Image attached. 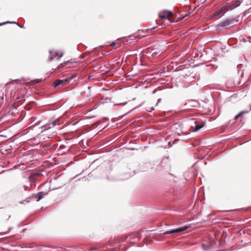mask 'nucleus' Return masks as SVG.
Returning <instances> with one entry per match:
<instances>
[{
	"label": "nucleus",
	"instance_id": "f257e3e1",
	"mask_svg": "<svg viewBox=\"0 0 251 251\" xmlns=\"http://www.w3.org/2000/svg\"><path fill=\"white\" fill-rule=\"evenodd\" d=\"M239 16H238L235 18H233L226 19L218 24V25L217 26V29L221 30L222 28H227L228 26H232L234 25L235 23L239 22Z\"/></svg>",
	"mask_w": 251,
	"mask_h": 251
},
{
	"label": "nucleus",
	"instance_id": "f03ea898",
	"mask_svg": "<svg viewBox=\"0 0 251 251\" xmlns=\"http://www.w3.org/2000/svg\"><path fill=\"white\" fill-rule=\"evenodd\" d=\"M60 124L59 123V120L58 119H55L54 121H53L51 122H49V123L47 124L46 125H45L41 127L42 129H43V130L41 131L42 133L43 132L47 131L50 128H51L55 126L56 125H60Z\"/></svg>",
	"mask_w": 251,
	"mask_h": 251
},
{
	"label": "nucleus",
	"instance_id": "7ed1b4c3",
	"mask_svg": "<svg viewBox=\"0 0 251 251\" xmlns=\"http://www.w3.org/2000/svg\"><path fill=\"white\" fill-rule=\"evenodd\" d=\"M228 11L226 5L223 6L220 9L215 11L213 14V17H221Z\"/></svg>",
	"mask_w": 251,
	"mask_h": 251
},
{
	"label": "nucleus",
	"instance_id": "20e7f679",
	"mask_svg": "<svg viewBox=\"0 0 251 251\" xmlns=\"http://www.w3.org/2000/svg\"><path fill=\"white\" fill-rule=\"evenodd\" d=\"M241 3V1L240 0H236L231 4L226 5V7L228 10H232L235 8L238 7Z\"/></svg>",
	"mask_w": 251,
	"mask_h": 251
},
{
	"label": "nucleus",
	"instance_id": "39448f33",
	"mask_svg": "<svg viewBox=\"0 0 251 251\" xmlns=\"http://www.w3.org/2000/svg\"><path fill=\"white\" fill-rule=\"evenodd\" d=\"M48 193V192L41 191L38 192L37 194L33 195V197L36 199L37 201H39L43 198V194H47Z\"/></svg>",
	"mask_w": 251,
	"mask_h": 251
},
{
	"label": "nucleus",
	"instance_id": "423d86ee",
	"mask_svg": "<svg viewBox=\"0 0 251 251\" xmlns=\"http://www.w3.org/2000/svg\"><path fill=\"white\" fill-rule=\"evenodd\" d=\"M205 125V123L202 122L201 124L200 125H196L195 126L193 127V132H197L199 131L200 129H201L202 127H203Z\"/></svg>",
	"mask_w": 251,
	"mask_h": 251
},
{
	"label": "nucleus",
	"instance_id": "0eeeda50",
	"mask_svg": "<svg viewBox=\"0 0 251 251\" xmlns=\"http://www.w3.org/2000/svg\"><path fill=\"white\" fill-rule=\"evenodd\" d=\"M178 228L173 229L170 230H168L166 231H165L163 232L164 235H167V234H174V233H178Z\"/></svg>",
	"mask_w": 251,
	"mask_h": 251
},
{
	"label": "nucleus",
	"instance_id": "6e6552de",
	"mask_svg": "<svg viewBox=\"0 0 251 251\" xmlns=\"http://www.w3.org/2000/svg\"><path fill=\"white\" fill-rule=\"evenodd\" d=\"M39 173H33V174H31L29 176H28V179H29V180L30 181V182H33L36 179V176H37V175H39Z\"/></svg>",
	"mask_w": 251,
	"mask_h": 251
},
{
	"label": "nucleus",
	"instance_id": "1a4fd4ad",
	"mask_svg": "<svg viewBox=\"0 0 251 251\" xmlns=\"http://www.w3.org/2000/svg\"><path fill=\"white\" fill-rule=\"evenodd\" d=\"M61 84L63 85V79H57L53 84V86L54 87L56 88L58 86H59Z\"/></svg>",
	"mask_w": 251,
	"mask_h": 251
},
{
	"label": "nucleus",
	"instance_id": "9d476101",
	"mask_svg": "<svg viewBox=\"0 0 251 251\" xmlns=\"http://www.w3.org/2000/svg\"><path fill=\"white\" fill-rule=\"evenodd\" d=\"M158 16L160 18L162 19H167V14H166L164 12V11L160 12L158 14Z\"/></svg>",
	"mask_w": 251,
	"mask_h": 251
},
{
	"label": "nucleus",
	"instance_id": "9b49d317",
	"mask_svg": "<svg viewBox=\"0 0 251 251\" xmlns=\"http://www.w3.org/2000/svg\"><path fill=\"white\" fill-rule=\"evenodd\" d=\"M248 113V111H247V110H243V111H241L239 113H238L237 115H236L234 117V120H237L238 119V118L240 116H241V115H242L243 114H245V113Z\"/></svg>",
	"mask_w": 251,
	"mask_h": 251
},
{
	"label": "nucleus",
	"instance_id": "f8f14e48",
	"mask_svg": "<svg viewBox=\"0 0 251 251\" xmlns=\"http://www.w3.org/2000/svg\"><path fill=\"white\" fill-rule=\"evenodd\" d=\"M189 227H190V226L189 225V226H184L178 227L177 228H178V232H179L184 231L185 230H186Z\"/></svg>",
	"mask_w": 251,
	"mask_h": 251
},
{
	"label": "nucleus",
	"instance_id": "ddd939ff",
	"mask_svg": "<svg viewBox=\"0 0 251 251\" xmlns=\"http://www.w3.org/2000/svg\"><path fill=\"white\" fill-rule=\"evenodd\" d=\"M55 52L53 51V50H50L49 53L50 54V55L49 56V59L51 61L53 59L54 57V53Z\"/></svg>",
	"mask_w": 251,
	"mask_h": 251
},
{
	"label": "nucleus",
	"instance_id": "4468645a",
	"mask_svg": "<svg viewBox=\"0 0 251 251\" xmlns=\"http://www.w3.org/2000/svg\"><path fill=\"white\" fill-rule=\"evenodd\" d=\"M64 54V52H59L58 51H55L54 53V57L56 56H58L59 57H62Z\"/></svg>",
	"mask_w": 251,
	"mask_h": 251
},
{
	"label": "nucleus",
	"instance_id": "2eb2a0df",
	"mask_svg": "<svg viewBox=\"0 0 251 251\" xmlns=\"http://www.w3.org/2000/svg\"><path fill=\"white\" fill-rule=\"evenodd\" d=\"M71 81V79L69 77H66V78L65 79H63V85H65L69 82H70Z\"/></svg>",
	"mask_w": 251,
	"mask_h": 251
},
{
	"label": "nucleus",
	"instance_id": "dca6fc26",
	"mask_svg": "<svg viewBox=\"0 0 251 251\" xmlns=\"http://www.w3.org/2000/svg\"><path fill=\"white\" fill-rule=\"evenodd\" d=\"M164 12L166 14H167V16L173 15V12L171 11L166 10H164Z\"/></svg>",
	"mask_w": 251,
	"mask_h": 251
},
{
	"label": "nucleus",
	"instance_id": "f3484780",
	"mask_svg": "<svg viewBox=\"0 0 251 251\" xmlns=\"http://www.w3.org/2000/svg\"><path fill=\"white\" fill-rule=\"evenodd\" d=\"M100 121H98L97 122H96L95 123L93 124V126L96 127L97 126H98L100 124Z\"/></svg>",
	"mask_w": 251,
	"mask_h": 251
},
{
	"label": "nucleus",
	"instance_id": "a211bd4d",
	"mask_svg": "<svg viewBox=\"0 0 251 251\" xmlns=\"http://www.w3.org/2000/svg\"><path fill=\"white\" fill-rule=\"evenodd\" d=\"M76 76V75L74 74L72 75L71 76H70V78L71 79V80L75 78Z\"/></svg>",
	"mask_w": 251,
	"mask_h": 251
},
{
	"label": "nucleus",
	"instance_id": "6ab92c4d",
	"mask_svg": "<svg viewBox=\"0 0 251 251\" xmlns=\"http://www.w3.org/2000/svg\"><path fill=\"white\" fill-rule=\"evenodd\" d=\"M154 110V108L153 107H150V109L147 110V111L150 112H151Z\"/></svg>",
	"mask_w": 251,
	"mask_h": 251
},
{
	"label": "nucleus",
	"instance_id": "aec40b11",
	"mask_svg": "<svg viewBox=\"0 0 251 251\" xmlns=\"http://www.w3.org/2000/svg\"><path fill=\"white\" fill-rule=\"evenodd\" d=\"M189 14H185L184 16H183V17L180 18H178L179 19V20L180 21L182 19H183L185 17H187V16L189 15Z\"/></svg>",
	"mask_w": 251,
	"mask_h": 251
},
{
	"label": "nucleus",
	"instance_id": "412c9836",
	"mask_svg": "<svg viewBox=\"0 0 251 251\" xmlns=\"http://www.w3.org/2000/svg\"><path fill=\"white\" fill-rule=\"evenodd\" d=\"M42 81V79H36L34 80V81L36 83H40Z\"/></svg>",
	"mask_w": 251,
	"mask_h": 251
},
{
	"label": "nucleus",
	"instance_id": "4be33fe9",
	"mask_svg": "<svg viewBox=\"0 0 251 251\" xmlns=\"http://www.w3.org/2000/svg\"><path fill=\"white\" fill-rule=\"evenodd\" d=\"M7 22H9V23H8V24H17V25H19V24H18L17 22H10V21H7Z\"/></svg>",
	"mask_w": 251,
	"mask_h": 251
},
{
	"label": "nucleus",
	"instance_id": "5701e85b",
	"mask_svg": "<svg viewBox=\"0 0 251 251\" xmlns=\"http://www.w3.org/2000/svg\"><path fill=\"white\" fill-rule=\"evenodd\" d=\"M8 23H9V22H6L2 23H0V26L6 25V24H7Z\"/></svg>",
	"mask_w": 251,
	"mask_h": 251
},
{
	"label": "nucleus",
	"instance_id": "b1692460",
	"mask_svg": "<svg viewBox=\"0 0 251 251\" xmlns=\"http://www.w3.org/2000/svg\"><path fill=\"white\" fill-rule=\"evenodd\" d=\"M115 45H116V44L114 42H113L112 43H111L110 44V46L113 47H114L115 46Z\"/></svg>",
	"mask_w": 251,
	"mask_h": 251
},
{
	"label": "nucleus",
	"instance_id": "393cba45",
	"mask_svg": "<svg viewBox=\"0 0 251 251\" xmlns=\"http://www.w3.org/2000/svg\"><path fill=\"white\" fill-rule=\"evenodd\" d=\"M21 80L19 79H14L12 81H21Z\"/></svg>",
	"mask_w": 251,
	"mask_h": 251
},
{
	"label": "nucleus",
	"instance_id": "a878e982",
	"mask_svg": "<svg viewBox=\"0 0 251 251\" xmlns=\"http://www.w3.org/2000/svg\"><path fill=\"white\" fill-rule=\"evenodd\" d=\"M80 175V174H78V175H76L75 176H74V177L73 178V179H75V178H76V177H77L79 175Z\"/></svg>",
	"mask_w": 251,
	"mask_h": 251
},
{
	"label": "nucleus",
	"instance_id": "bb28decb",
	"mask_svg": "<svg viewBox=\"0 0 251 251\" xmlns=\"http://www.w3.org/2000/svg\"><path fill=\"white\" fill-rule=\"evenodd\" d=\"M19 27H20L21 28H24V25H20L19 24L18 25Z\"/></svg>",
	"mask_w": 251,
	"mask_h": 251
},
{
	"label": "nucleus",
	"instance_id": "cd10ccee",
	"mask_svg": "<svg viewBox=\"0 0 251 251\" xmlns=\"http://www.w3.org/2000/svg\"><path fill=\"white\" fill-rule=\"evenodd\" d=\"M103 120H104V122H105V121H106L107 120H108V118H104L103 119Z\"/></svg>",
	"mask_w": 251,
	"mask_h": 251
},
{
	"label": "nucleus",
	"instance_id": "c85d7f7f",
	"mask_svg": "<svg viewBox=\"0 0 251 251\" xmlns=\"http://www.w3.org/2000/svg\"><path fill=\"white\" fill-rule=\"evenodd\" d=\"M11 82H7L5 85V86H7L9 84H10Z\"/></svg>",
	"mask_w": 251,
	"mask_h": 251
},
{
	"label": "nucleus",
	"instance_id": "c756f323",
	"mask_svg": "<svg viewBox=\"0 0 251 251\" xmlns=\"http://www.w3.org/2000/svg\"><path fill=\"white\" fill-rule=\"evenodd\" d=\"M155 28H156L155 27H153L151 28V30L154 29Z\"/></svg>",
	"mask_w": 251,
	"mask_h": 251
},
{
	"label": "nucleus",
	"instance_id": "7c9ffc66",
	"mask_svg": "<svg viewBox=\"0 0 251 251\" xmlns=\"http://www.w3.org/2000/svg\"><path fill=\"white\" fill-rule=\"evenodd\" d=\"M126 103H127V102H126L125 103H120L119 104H123V105H124V104H126Z\"/></svg>",
	"mask_w": 251,
	"mask_h": 251
},
{
	"label": "nucleus",
	"instance_id": "2f4dec72",
	"mask_svg": "<svg viewBox=\"0 0 251 251\" xmlns=\"http://www.w3.org/2000/svg\"><path fill=\"white\" fill-rule=\"evenodd\" d=\"M94 117H95V116H91V117H89V118H90V119H91V118H94Z\"/></svg>",
	"mask_w": 251,
	"mask_h": 251
},
{
	"label": "nucleus",
	"instance_id": "473e14b6",
	"mask_svg": "<svg viewBox=\"0 0 251 251\" xmlns=\"http://www.w3.org/2000/svg\"><path fill=\"white\" fill-rule=\"evenodd\" d=\"M155 92H156V91H153L152 92V93H153V94H154Z\"/></svg>",
	"mask_w": 251,
	"mask_h": 251
},
{
	"label": "nucleus",
	"instance_id": "72a5a7b5",
	"mask_svg": "<svg viewBox=\"0 0 251 251\" xmlns=\"http://www.w3.org/2000/svg\"><path fill=\"white\" fill-rule=\"evenodd\" d=\"M135 108H133L132 109H131V110H130V111H129V112H130L131 111H133Z\"/></svg>",
	"mask_w": 251,
	"mask_h": 251
},
{
	"label": "nucleus",
	"instance_id": "f704fd0d",
	"mask_svg": "<svg viewBox=\"0 0 251 251\" xmlns=\"http://www.w3.org/2000/svg\"><path fill=\"white\" fill-rule=\"evenodd\" d=\"M12 228V227H9V230H11Z\"/></svg>",
	"mask_w": 251,
	"mask_h": 251
},
{
	"label": "nucleus",
	"instance_id": "c9c22d12",
	"mask_svg": "<svg viewBox=\"0 0 251 251\" xmlns=\"http://www.w3.org/2000/svg\"><path fill=\"white\" fill-rule=\"evenodd\" d=\"M25 187L26 189H27V188H28V187H27V186H25Z\"/></svg>",
	"mask_w": 251,
	"mask_h": 251
},
{
	"label": "nucleus",
	"instance_id": "e433bc0d",
	"mask_svg": "<svg viewBox=\"0 0 251 251\" xmlns=\"http://www.w3.org/2000/svg\"><path fill=\"white\" fill-rule=\"evenodd\" d=\"M250 110H251V108H250Z\"/></svg>",
	"mask_w": 251,
	"mask_h": 251
}]
</instances>
